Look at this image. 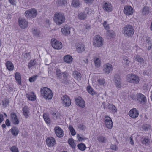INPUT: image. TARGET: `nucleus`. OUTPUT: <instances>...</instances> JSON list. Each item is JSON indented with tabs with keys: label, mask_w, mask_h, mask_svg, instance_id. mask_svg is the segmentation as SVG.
<instances>
[{
	"label": "nucleus",
	"mask_w": 152,
	"mask_h": 152,
	"mask_svg": "<svg viewBox=\"0 0 152 152\" xmlns=\"http://www.w3.org/2000/svg\"><path fill=\"white\" fill-rule=\"evenodd\" d=\"M26 96L28 100L32 101H34L36 99V96L34 95V93L31 92L26 94Z\"/></svg>",
	"instance_id": "nucleus-23"
},
{
	"label": "nucleus",
	"mask_w": 152,
	"mask_h": 152,
	"mask_svg": "<svg viewBox=\"0 0 152 152\" xmlns=\"http://www.w3.org/2000/svg\"><path fill=\"white\" fill-rule=\"evenodd\" d=\"M106 34L107 36H109L112 38H113L115 37L114 33L112 31H107Z\"/></svg>",
	"instance_id": "nucleus-41"
},
{
	"label": "nucleus",
	"mask_w": 152,
	"mask_h": 152,
	"mask_svg": "<svg viewBox=\"0 0 152 152\" xmlns=\"http://www.w3.org/2000/svg\"><path fill=\"white\" fill-rule=\"evenodd\" d=\"M77 147L79 149L82 151H84L86 148V145L83 143H80L77 145Z\"/></svg>",
	"instance_id": "nucleus-35"
},
{
	"label": "nucleus",
	"mask_w": 152,
	"mask_h": 152,
	"mask_svg": "<svg viewBox=\"0 0 152 152\" xmlns=\"http://www.w3.org/2000/svg\"><path fill=\"white\" fill-rule=\"evenodd\" d=\"M122 31L125 36L131 37L134 34V30L132 25H127L123 28Z\"/></svg>",
	"instance_id": "nucleus-3"
},
{
	"label": "nucleus",
	"mask_w": 152,
	"mask_h": 152,
	"mask_svg": "<svg viewBox=\"0 0 152 152\" xmlns=\"http://www.w3.org/2000/svg\"><path fill=\"white\" fill-rule=\"evenodd\" d=\"M149 141V140L147 138H144L142 140V143L143 144L146 145L148 144V142Z\"/></svg>",
	"instance_id": "nucleus-57"
},
{
	"label": "nucleus",
	"mask_w": 152,
	"mask_h": 152,
	"mask_svg": "<svg viewBox=\"0 0 152 152\" xmlns=\"http://www.w3.org/2000/svg\"><path fill=\"white\" fill-rule=\"evenodd\" d=\"M11 115L12 121L13 123L15 125L18 124L19 121L17 117L16 113H15L13 112L11 113Z\"/></svg>",
	"instance_id": "nucleus-21"
},
{
	"label": "nucleus",
	"mask_w": 152,
	"mask_h": 152,
	"mask_svg": "<svg viewBox=\"0 0 152 152\" xmlns=\"http://www.w3.org/2000/svg\"><path fill=\"white\" fill-rule=\"evenodd\" d=\"M23 114L26 118L28 117V114L29 113V109L27 106H25L23 109Z\"/></svg>",
	"instance_id": "nucleus-24"
},
{
	"label": "nucleus",
	"mask_w": 152,
	"mask_h": 152,
	"mask_svg": "<svg viewBox=\"0 0 152 152\" xmlns=\"http://www.w3.org/2000/svg\"><path fill=\"white\" fill-rule=\"evenodd\" d=\"M100 58H97L95 57L94 58V61L95 63V65L96 66L99 67L100 66Z\"/></svg>",
	"instance_id": "nucleus-34"
},
{
	"label": "nucleus",
	"mask_w": 152,
	"mask_h": 152,
	"mask_svg": "<svg viewBox=\"0 0 152 152\" xmlns=\"http://www.w3.org/2000/svg\"><path fill=\"white\" fill-rule=\"evenodd\" d=\"M37 12L36 9L32 8L26 10L25 12V16L28 18H35L37 15Z\"/></svg>",
	"instance_id": "nucleus-4"
},
{
	"label": "nucleus",
	"mask_w": 152,
	"mask_h": 152,
	"mask_svg": "<svg viewBox=\"0 0 152 152\" xmlns=\"http://www.w3.org/2000/svg\"><path fill=\"white\" fill-rule=\"evenodd\" d=\"M112 70V66L110 64L107 63L104 65L103 70L105 73L109 74Z\"/></svg>",
	"instance_id": "nucleus-19"
},
{
	"label": "nucleus",
	"mask_w": 152,
	"mask_h": 152,
	"mask_svg": "<svg viewBox=\"0 0 152 152\" xmlns=\"http://www.w3.org/2000/svg\"><path fill=\"white\" fill-rule=\"evenodd\" d=\"M66 3L65 0H58L57 4V5L58 6H63Z\"/></svg>",
	"instance_id": "nucleus-46"
},
{
	"label": "nucleus",
	"mask_w": 152,
	"mask_h": 152,
	"mask_svg": "<svg viewBox=\"0 0 152 152\" xmlns=\"http://www.w3.org/2000/svg\"><path fill=\"white\" fill-rule=\"evenodd\" d=\"M38 77L37 75H36L30 77L29 79V81L31 82H32L34 81L37 79Z\"/></svg>",
	"instance_id": "nucleus-48"
},
{
	"label": "nucleus",
	"mask_w": 152,
	"mask_h": 152,
	"mask_svg": "<svg viewBox=\"0 0 152 152\" xmlns=\"http://www.w3.org/2000/svg\"><path fill=\"white\" fill-rule=\"evenodd\" d=\"M97 140L100 142L106 143L107 142V139L103 136H100L97 137Z\"/></svg>",
	"instance_id": "nucleus-30"
},
{
	"label": "nucleus",
	"mask_w": 152,
	"mask_h": 152,
	"mask_svg": "<svg viewBox=\"0 0 152 152\" xmlns=\"http://www.w3.org/2000/svg\"><path fill=\"white\" fill-rule=\"evenodd\" d=\"M152 39L151 38L148 37H146V42L147 44H148V45H150Z\"/></svg>",
	"instance_id": "nucleus-53"
},
{
	"label": "nucleus",
	"mask_w": 152,
	"mask_h": 152,
	"mask_svg": "<svg viewBox=\"0 0 152 152\" xmlns=\"http://www.w3.org/2000/svg\"><path fill=\"white\" fill-rule=\"evenodd\" d=\"M77 137L78 138V140L80 142H82V141H84L87 139V138L86 137H81L79 136V135H77Z\"/></svg>",
	"instance_id": "nucleus-56"
},
{
	"label": "nucleus",
	"mask_w": 152,
	"mask_h": 152,
	"mask_svg": "<svg viewBox=\"0 0 152 152\" xmlns=\"http://www.w3.org/2000/svg\"><path fill=\"white\" fill-rule=\"evenodd\" d=\"M75 46L76 51L78 53H81L85 50V47L84 45L82 44L81 43H77Z\"/></svg>",
	"instance_id": "nucleus-20"
},
{
	"label": "nucleus",
	"mask_w": 152,
	"mask_h": 152,
	"mask_svg": "<svg viewBox=\"0 0 152 152\" xmlns=\"http://www.w3.org/2000/svg\"><path fill=\"white\" fill-rule=\"evenodd\" d=\"M2 102L3 107H6L9 104V101L8 99H4L2 100Z\"/></svg>",
	"instance_id": "nucleus-43"
},
{
	"label": "nucleus",
	"mask_w": 152,
	"mask_h": 152,
	"mask_svg": "<svg viewBox=\"0 0 152 152\" xmlns=\"http://www.w3.org/2000/svg\"><path fill=\"white\" fill-rule=\"evenodd\" d=\"M108 108L113 112L115 113L117 112V109L112 104H109Z\"/></svg>",
	"instance_id": "nucleus-31"
},
{
	"label": "nucleus",
	"mask_w": 152,
	"mask_h": 152,
	"mask_svg": "<svg viewBox=\"0 0 152 152\" xmlns=\"http://www.w3.org/2000/svg\"><path fill=\"white\" fill-rule=\"evenodd\" d=\"M51 43L53 47L56 49H60L62 47V43L58 41L55 39H52L51 41Z\"/></svg>",
	"instance_id": "nucleus-7"
},
{
	"label": "nucleus",
	"mask_w": 152,
	"mask_h": 152,
	"mask_svg": "<svg viewBox=\"0 0 152 152\" xmlns=\"http://www.w3.org/2000/svg\"><path fill=\"white\" fill-rule=\"evenodd\" d=\"M15 77L18 84L21 85V79L20 74L18 72H16L15 75Z\"/></svg>",
	"instance_id": "nucleus-27"
},
{
	"label": "nucleus",
	"mask_w": 152,
	"mask_h": 152,
	"mask_svg": "<svg viewBox=\"0 0 152 152\" xmlns=\"http://www.w3.org/2000/svg\"><path fill=\"white\" fill-rule=\"evenodd\" d=\"M18 22L19 26L21 28L24 29L28 27V22L25 19L19 18Z\"/></svg>",
	"instance_id": "nucleus-12"
},
{
	"label": "nucleus",
	"mask_w": 152,
	"mask_h": 152,
	"mask_svg": "<svg viewBox=\"0 0 152 152\" xmlns=\"http://www.w3.org/2000/svg\"><path fill=\"white\" fill-rule=\"evenodd\" d=\"M87 90L88 92L92 95H94L96 94L95 92L93 90V88L90 86L87 87Z\"/></svg>",
	"instance_id": "nucleus-37"
},
{
	"label": "nucleus",
	"mask_w": 152,
	"mask_h": 152,
	"mask_svg": "<svg viewBox=\"0 0 152 152\" xmlns=\"http://www.w3.org/2000/svg\"><path fill=\"white\" fill-rule=\"evenodd\" d=\"M85 12V13L89 15H91L92 13V12H94L93 11H92L91 9H89L88 8H86Z\"/></svg>",
	"instance_id": "nucleus-50"
},
{
	"label": "nucleus",
	"mask_w": 152,
	"mask_h": 152,
	"mask_svg": "<svg viewBox=\"0 0 152 152\" xmlns=\"http://www.w3.org/2000/svg\"><path fill=\"white\" fill-rule=\"evenodd\" d=\"M61 99L62 101L63 106L65 107H69L71 105L70 99L66 95L63 96L62 97Z\"/></svg>",
	"instance_id": "nucleus-10"
},
{
	"label": "nucleus",
	"mask_w": 152,
	"mask_h": 152,
	"mask_svg": "<svg viewBox=\"0 0 152 152\" xmlns=\"http://www.w3.org/2000/svg\"><path fill=\"white\" fill-rule=\"evenodd\" d=\"M93 43L95 47H100L103 44L102 37L98 35L95 36L93 40Z\"/></svg>",
	"instance_id": "nucleus-6"
},
{
	"label": "nucleus",
	"mask_w": 152,
	"mask_h": 152,
	"mask_svg": "<svg viewBox=\"0 0 152 152\" xmlns=\"http://www.w3.org/2000/svg\"><path fill=\"white\" fill-rule=\"evenodd\" d=\"M72 5L75 7H77L79 5L78 0H73L72 1Z\"/></svg>",
	"instance_id": "nucleus-44"
},
{
	"label": "nucleus",
	"mask_w": 152,
	"mask_h": 152,
	"mask_svg": "<svg viewBox=\"0 0 152 152\" xmlns=\"http://www.w3.org/2000/svg\"><path fill=\"white\" fill-rule=\"evenodd\" d=\"M110 148L111 149L116 151L118 149V147L115 145L111 144L110 146Z\"/></svg>",
	"instance_id": "nucleus-55"
},
{
	"label": "nucleus",
	"mask_w": 152,
	"mask_h": 152,
	"mask_svg": "<svg viewBox=\"0 0 152 152\" xmlns=\"http://www.w3.org/2000/svg\"><path fill=\"white\" fill-rule=\"evenodd\" d=\"M9 1L11 4L13 5H15V0H9Z\"/></svg>",
	"instance_id": "nucleus-62"
},
{
	"label": "nucleus",
	"mask_w": 152,
	"mask_h": 152,
	"mask_svg": "<svg viewBox=\"0 0 152 152\" xmlns=\"http://www.w3.org/2000/svg\"><path fill=\"white\" fill-rule=\"evenodd\" d=\"M78 18L80 20L86 19V14L83 12L80 13L78 14Z\"/></svg>",
	"instance_id": "nucleus-33"
},
{
	"label": "nucleus",
	"mask_w": 152,
	"mask_h": 152,
	"mask_svg": "<svg viewBox=\"0 0 152 152\" xmlns=\"http://www.w3.org/2000/svg\"><path fill=\"white\" fill-rule=\"evenodd\" d=\"M99 84L101 85H104L105 83V80L104 79H100L98 80Z\"/></svg>",
	"instance_id": "nucleus-52"
},
{
	"label": "nucleus",
	"mask_w": 152,
	"mask_h": 152,
	"mask_svg": "<svg viewBox=\"0 0 152 152\" xmlns=\"http://www.w3.org/2000/svg\"><path fill=\"white\" fill-rule=\"evenodd\" d=\"M54 118H56L58 116V113L56 112H53L52 114Z\"/></svg>",
	"instance_id": "nucleus-58"
},
{
	"label": "nucleus",
	"mask_w": 152,
	"mask_h": 152,
	"mask_svg": "<svg viewBox=\"0 0 152 152\" xmlns=\"http://www.w3.org/2000/svg\"><path fill=\"white\" fill-rule=\"evenodd\" d=\"M32 33L34 35L38 37L39 36L40 32L36 28H32Z\"/></svg>",
	"instance_id": "nucleus-32"
},
{
	"label": "nucleus",
	"mask_w": 152,
	"mask_h": 152,
	"mask_svg": "<svg viewBox=\"0 0 152 152\" xmlns=\"http://www.w3.org/2000/svg\"><path fill=\"white\" fill-rule=\"evenodd\" d=\"M149 7H144L142 11V13L143 15H146L149 13Z\"/></svg>",
	"instance_id": "nucleus-40"
},
{
	"label": "nucleus",
	"mask_w": 152,
	"mask_h": 152,
	"mask_svg": "<svg viewBox=\"0 0 152 152\" xmlns=\"http://www.w3.org/2000/svg\"><path fill=\"white\" fill-rule=\"evenodd\" d=\"M5 123H6V125L7 126H10V123L9 120L8 119H7L6 120V121L5 122Z\"/></svg>",
	"instance_id": "nucleus-63"
},
{
	"label": "nucleus",
	"mask_w": 152,
	"mask_h": 152,
	"mask_svg": "<svg viewBox=\"0 0 152 152\" xmlns=\"http://www.w3.org/2000/svg\"><path fill=\"white\" fill-rule=\"evenodd\" d=\"M70 28L68 25H65L61 29V31L65 35H67L70 34Z\"/></svg>",
	"instance_id": "nucleus-17"
},
{
	"label": "nucleus",
	"mask_w": 152,
	"mask_h": 152,
	"mask_svg": "<svg viewBox=\"0 0 152 152\" xmlns=\"http://www.w3.org/2000/svg\"><path fill=\"white\" fill-rule=\"evenodd\" d=\"M55 133L56 136L61 138L64 134V132L62 129L58 126H56L54 129Z\"/></svg>",
	"instance_id": "nucleus-9"
},
{
	"label": "nucleus",
	"mask_w": 152,
	"mask_h": 152,
	"mask_svg": "<svg viewBox=\"0 0 152 152\" xmlns=\"http://www.w3.org/2000/svg\"><path fill=\"white\" fill-rule=\"evenodd\" d=\"M63 77L65 79L66 78L68 75V74L66 72H64L63 73Z\"/></svg>",
	"instance_id": "nucleus-61"
},
{
	"label": "nucleus",
	"mask_w": 152,
	"mask_h": 152,
	"mask_svg": "<svg viewBox=\"0 0 152 152\" xmlns=\"http://www.w3.org/2000/svg\"><path fill=\"white\" fill-rule=\"evenodd\" d=\"M151 126L148 124H145L143 125L142 129L145 131H148L151 129Z\"/></svg>",
	"instance_id": "nucleus-42"
},
{
	"label": "nucleus",
	"mask_w": 152,
	"mask_h": 152,
	"mask_svg": "<svg viewBox=\"0 0 152 152\" xmlns=\"http://www.w3.org/2000/svg\"><path fill=\"white\" fill-rule=\"evenodd\" d=\"M128 81L134 84H137L140 80L139 77L134 74H130L127 76Z\"/></svg>",
	"instance_id": "nucleus-5"
},
{
	"label": "nucleus",
	"mask_w": 152,
	"mask_h": 152,
	"mask_svg": "<svg viewBox=\"0 0 152 152\" xmlns=\"http://www.w3.org/2000/svg\"><path fill=\"white\" fill-rule=\"evenodd\" d=\"M130 143L131 145H133L134 144V142H133V140L132 137H130Z\"/></svg>",
	"instance_id": "nucleus-64"
},
{
	"label": "nucleus",
	"mask_w": 152,
	"mask_h": 152,
	"mask_svg": "<svg viewBox=\"0 0 152 152\" xmlns=\"http://www.w3.org/2000/svg\"><path fill=\"white\" fill-rule=\"evenodd\" d=\"M64 60L66 63H70L72 61V58L70 55H67L64 57Z\"/></svg>",
	"instance_id": "nucleus-26"
},
{
	"label": "nucleus",
	"mask_w": 152,
	"mask_h": 152,
	"mask_svg": "<svg viewBox=\"0 0 152 152\" xmlns=\"http://www.w3.org/2000/svg\"><path fill=\"white\" fill-rule=\"evenodd\" d=\"M135 60L136 61L141 63H144V59L139 55H137L135 56Z\"/></svg>",
	"instance_id": "nucleus-36"
},
{
	"label": "nucleus",
	"mask_w": 152,
	"mask_h": 152,
	"mask_svg": "<svg viewBox=\"0 0 152 152\" xmlns=\"http://www.w3.org/2000/svg\"><path fill=\"white\" fill-rule=\"evenodd\" d=\"M114 81L116 87L117 88H119L121 87V82L120 76L116 74L115 75L114 78Z\"/></svg>",
	"instance_id": "nucleus-14"
},
{
	"label": "nucleus",
	"mask_w": 152,
	"mask_h": 152,
	"mask_svg": "<svg viewBox=\"0 0 152 152\" xmlns=\"http://www.w3.org/2000/svg\"><path fill=\"white\" fill-rule=\"evenodd\" d=\"M12 134L14 136H16L19 133V131L18 128L15 127H13L10 129Z\"/></svg>",
	"instance_id": "nucleus-29"
},
{
	"label": "nucleus",
	"mask_w": 152,
	"mask_h": 152,
	"mask_svg": "<svg viewBox=\"0 0 152 152\" xmlns=\"http://www.w3.org/2000/svg\"><path fill=\"white\" fill-rule=\"evenodd\" d=\"M46 143L48 146L53 147L56 144V141L52 137H51L50 139L47 138L46 140Z\"/></svg>",
	"instance_id": "nucleus-22"
},
{
	"label": "nucleus",
	"mask_w": 152,
	"mask_h": 152,
	"mask_svg": "<svg viewBox=\"0 0 152 152\" xmlns=\"http://www.w3.org/2000/svg\"><path fill=\"white\" fill-rule=\"evenodd\" d=\"M75 101L77 105L79 107L84 108L85 106V103L81 97H79L75 99Z\"/></svg>",
	"instance_id": "nucleus-16"
},
{
	"label": "nucleus",
	"mask_w": 152,
	"mask_h": 152,
	"mask_svg": "<svg viewBox=\"0 0 152 152\" xmlns=\"http://www.w3.org/2000/svg\"><path fill=\"white\" fill-rule=\"evenodd\" d=\"M56 73L57 76L58 77L60 78L62 76V74L61 70L58 68L56 69Z\"/></svg>",
	"instance_id": "nucleus-47"
},
{
	"label": "nucleus",
	"mask_w": 152,
	"mask_h": 152,
	"mask_svg": "<svg viewBox=\"0 0 152 152\" xmlns=\"http://www.w3.org/2000/svg\"><path fill=\"white\" fill-rule=\"evenodd\" d=\"M53 20L56 24L60 25L65 22L66 18L63 13L56 12L54 14Z\"/></svg>",
	"instance_id": "nucleus-1"
},
{
	"label": "nucleus",
	"mask_w": 152,
	"mask_h": 152,
	"mask_svg": "<svg viewBox=\"0 0 152 152\" xmlns=\"http://www.w3.org/2000/svg\"><path fill=\"white\" fill-rule=\"evenodd\" d=\"M133 9L132 7L129 6H125L124 9V14L127 15H132L133 13Z\"/></svg>",
	"instance_id": "nucleus-18"
},
{
	"label": "nucleus",
	"mask_w": 152,
	"mask_h": 152,
	"mask_svg": "<svg viewBox=\"0 0 152 152\" xmlns=\"http://www.w3.org/2000/svg\"><path fill=\"white\" fill-rule=\"evenodd\" d=\"M4 120L3 115L0 114V123H1Z\"/></svg>",
	"instance_id": "nucleus-60"
},
{
	"label": "nucleus",
	"mask_w": 152,
	"mask_h": 152,
	"mask_svg": "<svg viewBox=\"0 0 152 152\" xmlns=\"http://www.w3.org/2000/svg\"><path fill=\"white\" fill-rule=\"evenodd\" d=\"M136 98L137 101L140 104H145L146 102V97L141 93H138L137 94Z\"/></svg>",
	"instance_id": "nucleus-8"
},
{
	"label": "nucleus",
	"mask_w": 152,
	"mask_h": 152,
	"mask_svg": "<svg viewBox=\"0 0 152 152\" xmlns=\"http://www.w3.org/2000/svg\"><path fill=\"white\" fill-rule=\"evenodd\" d=\"M103 25L104 27L107 30H108L109 29V25L107 23L106 21H104L103 23Z\"/></svg>",
	"instance_id": "nucleus-54"
},
{
	"label": "nucleus",
	"mask_w": 152,
	"mask_h": 152,
	"mask_svg": "<svg viewBox=\"0 0 152 152\" xmlns=\"http://www.w3.org/2000/svg\"><path fill=\"white\" fill-rule=\"evenodd\" d=\"M34 61L35 60H31L28 63V66L29 68H31L32 66H33L35 64V63L34 62Z\"/></svg>",
	"instance_id": "nucleus-51"
},
{
	"label": "nucleus",
	"mask_w": 152,
	"mask_h": 152,
	"mask_svg": "<svg viewBox=\"0 0 152 152\" xmlns=\"http://www.w3.org/2000/svg\"><path fill=\"white\" fill-rule=\"evenodd\" d=\"M6 64L7 68L8 70L11 71H12L14 69V66L13 64L10 61H8L6 63Z\"/></svg>",
	"instance_id": "nucleus-25"
},
{
	"label": "nucleus",
	"mask_w": 152,
	"mask_h": 152,
	"mask_svg": "<svg viewBox=\"0 0 152 152\" xmlns=\"http://www.w3.org/2000/svg\"><path fill=\"white\" fill-rule=\"evenodd\" d=\"M73 75L74 78L78 80L81 79V74L77 71H75L73 73Z\"/></svg>",
	"instance_id": "nucleus-28"
},
{
	"label": "nucleus",
	"mask_w": 152,
	"mask_h": 152,
	"mask_svg": "<svg viewBox=\"0 0 152 152\" xmlns=\"http://www.w3.org/2000/svg\"><path fill=\"white\" fill-rule=\"evenodd\" d=\"M43 118L45 121V122L47 124H50V118L47 115L46 113H44L43 115Z\"/></svg>",
	"instance_id": "nucleus-38"
},
{
	"label": "nucleus",
	"mask_w": 152,
	"mask_h": 152,
	"mask_svg": "<svg viewBox=\"0 0 152 152\" xmlns=\"http://www.w3.org/2000/svg\"><path fill=\"white\" fill-rule=\"evenodd\" d=\"M69 130L70 131V133L72 135L74 136L75 135L76 132L74 129L73 127L71 125L69 126Z\"/></svg>",
	"instance_id": "nucleus-45"
},
{
	"label": "nucleus",
	"mask_w": 152,
	"mask_h": 152,
	"mask_svg": "<svg viewBox=\"0 0 152 152\" xmlns=\"http://www.w3.org/2000/svg\"><path fill=\"white\" fill-rule=\"evenodd\" d=\"M129 116L133 118H135L139 115V112L136 109L134 108L131 109L129 113Z\"/></svg>",
	"instance_id": "nucleus-13"
},
{
	"label": "nucleus",
	"mask_w": 152,
	"mask_h": 152,
	"mask_svg": "<svg viewBox=\"0 0 152 152\" xmlns=\"http://www.w3.org/2000/svg\"><path fill=\"white\" fill-rule=\"evenodd\" d=\"M41 95L46 99H50L53 97L52 91L47 87L42 88L41 89Z\"/></svg>",
	"instance_id": "nucleus-2"
},
{
	"label": "nucleus",
	"mask_w": 152,
	"mask_h": 152,
	"mask_svg": "<svg viewBox=\"0 0 152 152\" xmlns=\"http://www.w3.org/2000/svg\"><path fill=\"white\" fill-rule=\"evenodd\" d=\"M68 143L72 148H74L75 147L76 145L73 139L72 138H70L68 140Z\"/></svg>",
	"instance_id": "nucleus-39"
},
{
	"label": "nucleus",
	"mask_w": 152,
	"mask_h": 152,
	"mask_svg": "<svg viewBox=\"0 0 152 152\" xmlns=\"http://www.w3.org/2000/svg\"><path fill=\"white\" fill-rule=\"evenodd\" d=\"M10 149L12 152H19L18 149L15 146L11 147Z\"/></svg>",
	"instance_id": "nucleus-49"
},
{
	"label": "nucleus",
	"mask_w": 152,
	"mask_h": 152,
	"mask_svg": "<svg viewBox=\"0 0 152 152\" xmlns=\"http://www.w3.org/2000/svg\"><path fill=\"white\" fill-rule=\"evenodd\" d=\"M103 8L104 11L108 12H111L113 10V6L109 3H105L103 6Z\"/></svg>",
	"instance_id": "nucleus-15"
},
{
	"label": "nucleus",
	"mask_w": 152,
	"mask_h": 152,
	"mask_svg": "<svg viewBox=\"0 0 152 152\" xmlns=\"http://www.w3.org/2000/svg\"><path fill=\"white\" fill-rule=\"evenodd\" d=\"M104 124L106 127L109 129H111L113 125V123L111 118L108 116H105Z\"/></svg>",
	"instance_id": "nucleus-11"
},
{
	"label": "nucleus",
	"mask_w": 152,
	"mask_h": 152,
	"mask_svg": "<svg viewBox=\"0 0 152 152\" xmlns=\"http://www.w3.org/2000/svg\"><path fill=\"white\" fill-rule=\"evenodd\" d=\"M85 2L87 4H91L93 1V0H84Z\"/></svg>",
	"instance_id": "nucleus-59"
}]
</instances>
